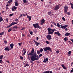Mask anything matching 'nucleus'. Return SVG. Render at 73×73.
Returning a JSON list of instances; mask_svg holds the SVG:
<instances>
[{
  "mask_svg": "<svg viewBox=\"0 0 73 73\" xmlns=\"http://www.w3.org/2000/svg\"><path fill=\"white\" fill-rule=\"evenodd\" d=\"M34 49L33 48L31 52L30 53L28 54V55L32 56L31 59L32 61L38 60L39 59V56L37 54L36 52L34 53Z\"/></svg>",
  "mask_w": 73,
  "mask_h": 73,
  "instance_id": "1",
  "label": "nucleus"
},
{
  "mask_svg": "<svg viewBox=\"0 0 73 73\" xmlns=\"http://www.w3.org/2000/svg\"><path fill=\"white\" fill-rule=\"evenodd\" d=\"M47 30L48 32V34H49V35H50V34L52 35L54 31H55V32H56V31H57L55 29H52L48 28Z\"/></svg>",
  "mask_w": 73,
  "mask_h": 73,
  "instance_id": "2",
  "label": "nucleus"
},
{
  "mask_svg": "<svg viewBox=\"0 0 73 73\" xmlns=\"http://www.w3.org/2000/svg\"><path fill=\"white\" fill-rule=\"evenodd\" d=\"M43 50L45 52L47 51V50H49L50 52L52 50V49L50 47H47V46L43 48Z\"/></svg>",
  "mask_w": 73,
  "mask_h": 73,
  "instance_id": "3",
  "label": "nucleus"
},
{
  "mask_svg": "<svg viewBox=\"0 0 73 73\" xmlns=\"http://www.w3.org/2000/svg\"><path fill=\"white\" fill-rule=\"evenodd\" d=\"M33 26L34 28H39V29H40V27L39 26L38 23L33 24Z\"/></svg>",
  "mask_w": 73,
  "mask_h": 73,
  "instance_id": "4",
  "label": "nucleus"
},
{
  "mask_svg": "<svg viewBox=\"0 0 73 73\" xmlns=\"http://www.w3.org/2000/svg\"><path fill=\"white\" fill-rule=\"evenodd\" d=\"M46 38L49 40H51L52 38L50 35H48L46 36Z\"/></svg>",
  "mask_w": 73,
  "mask_h": 73,
  "instance_id": "5",
  "label": "nucleus"
},
{
  "mask_svg": "<svg viewBox=\"0 0 73 73\" xmlns=\"http://www.w3.org/2000/svg\"><path fill=\"white\" fill-rule=\"evenodd\" d=\"M60 8V7L59 5H56V6L55 7L54 10L56 11H57Z\"/></svg>",
  "mask_w": 73,
  "mask_h": 73,
  "instance_id": "6",
  "label": "nucleus"
},
{
  "mask_svg": "<svg viewBox=\"0 0 73 73\" xmlns=\"http://www.w3.org/2000/svg\"><path fill=\"white\" fill-rule=\"evenodd\" d=\"M17 8V7H16L15 6H13V7L11 8L12 10L13 11H14L15 10H16Z\"/></svg>",
  "mask_w": 73,
  "mask_h": 73,
  "instance_id": "7",
  "label": "nucleus"
},
{
  "mask_svg": "<svg viewBox=\"0 0 73 73\" xmlns=\"http://www.w3.org/2000/svg\"><path fill=\"white\" fill-rule=\"evenodd\" d=\"M4 50L6 51H9V50H10V49L9 48L8 46H6L4 49Z\"/></svg>",
  "mask_w": 73,
  "mask_h": 73,
  "instance_id": "8",
  "label": "nucleus"
},
{
  "mask_svg": "<svg viewBox=\"0 0 73 73\" xmlns=\"http://www.w3.org/2000/svg\"><path fill=\"white\" fill-rule=\"evenodd\" d=\"M45 20L44 19H42V20L41 21L40 24L41 25H43V23H44Z\"/></svg>",
  "mask_w": 73,
  "mask_h": 73,
  "instance_id": "9",
  "label": "nucleus"
},
{
  "mask_svg": "<svg viewBox=\"0 0 73 73\" xmlns=\"http://www.w3.org/2000/svg\"><path fill=\"white\" fill-rule=\"evenodd\" d=\"M34 42H35L36 46H38L39 44V43L37 42V41H35V40L34 41Z\"/></svg>",
  "mask_w": 73,
  "mask_h": 73,
  "instance_id": "10",
  "label": "nucleus"
},
{
  "mask_svg": "<svg viewBox=\"0 0 73 73\" xmlns=\"http://www.w3.org/2000/svg\"><path fill=\"white\" fill-rule=\"evenodd\" d=\"M61 66L63 68V69L64 70H66L67 69L66 68V67H65L64 65H63V64H62L61 65Z\"/></svg>",
  "mask_w": 73,
  "mask_h": 73,
  "instance_id": "11",
  "label": "nucleus"
},
{
  "mask_svg": "<svg viewBox=\"0 0 73 73\" xmlns=\"http://www.w3.org/2000/svg\"><path fill=\"white\" fill-rule=\"evenodd\" d=\"M70 33H66L65 36H68L69 35H70Z\"/></svg>",
  "mask_w": 73,
  "mask_h": 73,
  "instance_id": "12",
  "label": "nucleus"
},
{
  "mask_svg": "<svg viewBox=\"0 0 73 73\" xmlns=\"http://www.w3.org/2000/svg\"><path fill=\"white\" fill-rule=\"evenodd\" d=\"M64 9H68V6L66 5L64 7Z\"/></svg>",
  "mask_w": 73,
  "mask_h": 73,
  "instance_id": "13",
  "label": "nucleus"
},
{
  "mask_svg": "<svg viewBox=\"0 0 73 73\" xmlns=\"http://www.w3.org/2000/svg\"><path fill=\"white\" fill-rule=\"evenodd\" d=\"M14 46V44L13 43H12L11 44H10V47L12 49H13Z\"/></svg>",
  "mask_w": 73,
  "mask_h": 73,
  "instance_id": "14",
  "label": "nucleus"
},
{
  "mask_svg": "<svg viewBox=\"0 0 73 73\" xmlns=\"http://www.w3.org/2000/svg\"><path fill=\"white\" fill-rule=\"evenodd\" d=\"M27 18H29V21H30L31 19V16H28V15H27Z\"/></svg>",
  "mask_w": 73,
  "mask_h": 73,
  "instance_id": "15",
  "label": "nucleus"
},
{
  "mask_svg": "<svg viewBox=\"0 0 73 73\" xmlns=\"http://www.w3.org/2000/svg\"><path fill=\"white\" fill-rule=\"evenodd\" d=\"M27 18H29V21H30L31 19V16H28V15H27Z\"/></svg>",
  "mask_w": 73,
  "mask_h": 73,
  "instance_id": "16",
  "label": "nucleus"
},
{
  "mask_svg": "<svg viewBox=\"0 0 73 73\" xmlns=\"http://www.w3.org/2000/svg\"><path fill=\"white\" fill-rule=\"evenodd\" d=\"M68 25H65L63 26V29H65V28H66L67 27H68Z\"/></svg>",
  "mask_w": 73,
  "mask_h": 73,
  "instance_id": "17",
  "label": "nucleus"
},
{
  "mask_svg": "<svg viewBox=\"0 0 73 73\" xmlns=\"http://www.w3.org/2000/svg\"><path fill=\"white\" fill-rule=\"evenodd\" d=\"M3 56H4L3 55H1V56H0V60H3Z\"/></svg>",
  "mask_w": 73,
  "mask_h": 73,
  "instance_id": "18",
  "label": "nucleus"
},
{
  "mask_svg": "<svg viewBox=\"0 0 73 73\" xmlns=\"http://www.w3.org/2000/svg\"><path fill=\"white\" fill-rule=\"evenodd\" d=\"M15 5L16 6H18L19 5V4H18V3L16 1L15 2Z\"/></svg>",
  "mask_w": 73,
  "mask_h": 73,
  "instance_id": "19",
  "label": "nucleus"
},
{
  "mask_svg": "<svg viewBox=\"0 0 73 73\" xmlns=\"http://www.w3.org/2000/svg\"><path fill=\"white\" fill-rule=\"evenodd\" d=\"M17 28H18V27L17 26H14L13 27V29H17Z\"/></svg>",
  "mask_w": 73,
  "mask_h": 73,
  "instance_id": "20",
  "label": "nucleus"
},
{
  "mask_svg": "<svg viewBox=\"0 0 73 73\" xmlns=\"http://www.w3.org/2000/svg\"><path fill=\"white\" fill-rule=\"evenodd\" d=\"M49 70L47 71L46 70V71H45L43 72V73H49Z\"/></svg>",
  "mask_w": 73,
  "mask_h": 73,
  "instance_id": "21",
  "label": "nucleus"
},
{
  "mask_svg": "<svg viewBox=\"0 0 73 73\" xmlns=\"http://www.w3.org/2000/svg\"><path fill=\"white\" fill-rule=\"evenodd\" d=\"M3 18H2V17L0 16V22L3 21Z\"/></svg>",
  "mask_w": 73,
  "mask_h": 73,
  "instance_id": "22",
  "label": "nucleus"
},
{
  "mask_svg": "<svg viewBox=\"0 0 73 73\" xmlns=\"http://www.w3.org/2000/svg\"><path fill=\"white\" fill-rule=\"evenodd\" d=\"M12 2H13V0H9L8 1V2L9 3H11Z\"/></svg>",
  "mask_w": 73,
  "mask_h": 73,
  "instance_id": "23",
  "label": "nucleus"
},
{
  "mask_svg": "<svg viewBox=\"0 0 73 73\" xmlns=\"http://www.w3.org/2000/svg\"><path fill=\"white\" fill-rule=\"evenodd\" d=\"M40 50H37V53L38 54H40Z\"/></svg>",
  "mask_w": 73,
  "mask_h": 73,
  "instance_id": "24",
  "label": "nucleus"
},
{
  "mask_svg": "<svg viewBox=\"0 0 73 73\" xmlns=\"http://www.w3.org/2000/svg\"><path fill=\"white\" fill-rule=\"evenodd\" d=\"M57 36H62V35H61V34L59 32L58 33V34Z\"/></svg>",
  "mask_w": 73,
  "mask_h": 73,
  "instance_id": "25",
  "label": "nucleus"
},
{
  "mask_svg": "<svg viewBox=\"0 0 73 73\" xmlns=\"http://www.w3.org/2000/svg\"><path fill=\"white\" fill-rule=\"evenodd\" d=\"M68 39V38L66 37L64 38V40L65 41H67Z\"/></svg>",
  "mask_w": 73,
  "mask_h": 73,
  "instance_id": "26",
  "label": "nucleus"
},
{
  "mask_svg": "<svg viewBox=\"0 0 73 73\" xmlns=\"http://www.w3.org/2000/svg\"><path fill=\"white\" fill-rule=\"evenodd\" d=\"M43 62L44 63H46L47 62L46 61V59L45 58H44Z\"/></svg>",
  "mask_w": 73,
  "mask_h": 73,
  "instance_id": "27",
  "label": "nucleus"
},
{
  "mask_svg": "<svg viewBox=\"0 0 73 73\" xmlns=\"http://www.w3.org/2000/svg\"><path fill=\"white\" fill-rule=\"evenodd\" d=\"M19 57H20L21 59L22 60H23V57L21 56H19Z\"/></svg>",
  "mask_w": 73,
  "mask_h": 73,
  "instance_id": "28",
  "label": "nucleus"
},
{
  "mask_svg": "<svg viewBox=\"0 0 73 73\" xmlns=\"http://www.w3.org/2000/svg\"><path fill=\"white\" fill-rule=\"evenodd\" d=\"M70 5H71V8L73 9V4L71 3Z\"/></svg>",
  "mask_w": 73,
  "mask_h": 73,
  "instance_id": "29",
  "label": "nucleus"
},
{
  "mask_svg": "<svg viewBox=\"0 0 73 73\" xmlns=\"http://www.w3.org/2000/svg\"><path fill=\"white\" fill-rule=\"evenodd\" d=\"M57 27H59V28H60V24L59 23H57Z\"/></svg>",
  "mask_w": 73,
  "mask_h": 73,
  "instance_id": "30",
  "label": "nucleus"
},
{
  "mask_svg": "<svg viewBox=\"0 0 73 73\" xmlns=\"http://www.w3.org/2000/svg\"><path fill=\"white\" fill-rule=\"evenodd\" d=\"M59 32V31L56 32L54 33H55L56 35H58Z\"/></svg>",
  "mask_w": 73,
  "mask_h": 73,
  "instance_id": "31",
  "label": "nucleus"
},
{
  "mask_svg": "<svg viewBox=\"0 0 73 73\" xmlns=\"http://www.w3.org/2000/svg\"><path fill=\"white\" fill-rule=\"evenodd\" d=\"M68 9H65L64 10V11L65 13H66L67 12Z\"/></svg>",
  "mask_w": 73,
  "mask_h": 73,
  "instance_id": "32",
  "label": "nucleus"
},
{
  "mask_svg": "<svg viewBox=\"0 0 73 73\" xmlns=\"http://www.w3.org/2000/svg\"><path fill=\"white\" fill-rule=\"evenodd\" d=\"M46 43L47 44H48L50 43V42L48 41L47 40H46Z\"/></svg>",
  "mask_w": 73,
  "mask_h": 73,
  "instance_id": "33",
  "label": "nucleus"
},
{
  "mask_svg": "<svg viewBox=\"0 0 73 73\" xmlns=\"http://www.w3.org/2000/svg\"><path fill=\"white\" fill-rule=\"evenodd\" d=\"M4 33V32H2L1 33H0V35H3Z\"/></svg>",
  "mask_w": 73,
  "mask_h": 73,
  "instance_id": "34",
  "label": "nucleus"
},
{
  "mask_svg": "<svg viewBox=\"0 0 73 73\" xmlns=\"http://www.w3.org/2000/svg\"><path fill=\"white\" fill-rule=\"evenodd\" d=\"M23 2L25 3H27V2L26 0H23Z\"/></svg>",
  "mask_w": 73,
  "mask_h": 73,
  "instance_id": "35",
  "label": "nucleus"
},
{
  "mask_svg": "<svg viewBox=\"0 0 73 73\" xmlns=\"http://www.w3.org/2000/svg\"><path fill=\"white\" fill-rule=\"evenodd\" d=\"M26 50L25 49V52H24V53H23V55L24 56L25 55V53H26Z\"/></svg>",
  "mask_w": 73,
  "mask_h": 73,
  "instance_id": "36",
  "label": "nucleus"
},
{
  "mask_svg": "<svg viewBox=\"0 0 73 73\" xmlns=\"http://www.w3.org/2000/svg\"><path fill=\"white\" fill-rule=\"evenodd\" d=\"M29 66V65L28 64H26V65L24 66V67H26V66Z\"/></svg>",
  "mask_w": 73,
  "mask_h": 73,
  "instance_id": "37",
  "label": "nucleus"
},
{
  "mask_svg": "<svg viewBox=\"0 0 73 73\" xmlns=\"http://www.w3.org/2000/svg\"><path fill=\"white\" fill-rule=\"evenodd\" d=\"M59 52H60V51L59 50H57L56 51V52L57 54H59Z\"/></svg>",
  "mask_w": 73,
  "mask_h": 73,
  "instance_id": "38",
  "label": "nucleus"
},
{
  "mask_svg": "<svg viewBox=\"0 0 73 73\" xmlns=\"http://www.w3.org/2000/svg\"><path fill=\"white\" fill-rule=\"evenodd\" d=\"M62 19L64 21H65L66 20L65 19L64 17H63Z\"/></svg>",
  "mask_w": 73,
  "mask_h": 73,
  "instance_id": "39",
  "label": "nucleus"
},
{
  "mask_svg": "<svg viewBox=\"0 0 73 73\" xmlns=\"http://www.w3.org/2000/svg\"><path fill=\"white\" fill-rule=\"evenodd\" d=\"M40 50V52H42L43 51V50L42 49V48H41Z\"/></svg>",
  "mask_w": 73,
  "mask_h": 73,
  "instance_id": "40",
  "label": "nucleus"
},
{
  "mask_svg": "<svg viewBox=\"0 0 73 73\" xmlns=\"http://www.w3.org/2000/svg\"><path fill=\"white\" fill-rule=\"evenodd\" d=\"M12 31V29H10L8 31V32H9L10 31Z\"/></svg>",
  "mask_w": 73,
  "mask_h": 73,
  "instance_id": "41",
  "label": "nucleus"
},
{
  "mask_svg": "<svg viewBox=\"0 0 73 73\" xmlns=\"http://www.w3.org/2000/svg\"><path fill=\"white\" fill-rule=\"evenodd\" d=\"M51 13V11H50L49 12H48V15H50Z\"/></svg>",
  "mask_w": 73,
  "mask_h": 73,
  "instance_id": "42",
  "label": "nucleus"
},
{
  "mask_svg": "<svg viewBox=\"0 0 73 73\" xmlns=\"http://www.w3.org/2000/svg\"><path fill=\"white\" fill-rule=\"evenodd\" d=\"M71 51H70L68 52V54H71Z\"/></svg>",
  "mask_w": 73,
  "mask_h": 73,
  "instance_id": "43",
  "label": "nucleus"
},
{
  "mask_svg": "<svg viewBox=\"0 0 73 73\" xmlns=\"http://www.w3.org/2000/svg\"><path fill=\"white\" fill-rule=\"evenodd\" d=\"M53 24L54 25H55V26H57V25H56V23L55 22H53Z\"/></svg>",
  "mask_w": 73,
  "mask_h": 73,
  "instance_id": "44",
  "label": "nucleus"
},
{
  "mask_svg": "<svg viewBox=\"0 0 73 73\" xmlns=\"http://www.w3.org/2000/svg\"><path fill=\"white\" fill-rule=\"evenodd\" d=\"M42 56V54H40L39 55V57H40L41 56Z\"/></svg>",
  "mask_w": 73,
  "mask_h": 73,
  "instance_id": "45",
  "label": "nucleus"
},
{
  "mask_svg": "<svg viewBox=\"0 0 73 73\" xmlns=\"http://www.w3.org/2000/svg\"><path fill=\"white\" fill-rule=\"evenodd\" d=\"M25 27H23V28L22 29H21V30L22 31L23 30V31H24V30H25Z\"/></svg>",
  "mask_w": 73,
  "mask_h": 73,
  "instance_id": "46",
  "label": "nucleus"
},
{
  "mask_svg": "<svg viewBox=\"0 0 73 73\" xmlns=\"http://www.w3.org/2000/svg\"><path fill=\"white\" fill-rule=\"evenodd\" d=\"M60 28H62V29H63V26L62 25H60Z\"/></svg>",
  "mask_w": 73,
  "mask_h": 73,
  "instance_id": "47",
  "label": "nucleus"
},
{
  "mask_svg": "<svg viewBox=\"0 0 73 73\" xmlns=\"http://www.w3.org/2000/svg\"><path fill=\"white\" fill-rule=\"evenodd\" d=\"M22 43H18V44L20 46H21V44Z\"/></svg>",
  "mask_w": 73,
  "mask_h": 73,
  "instance_id": "48",
  "label": "nucleus"
},
{
  "mask_svg": "<svg viewBox=\"0 0 73 73\" xmlns=\"http://www.w3.org/2000/svg\"><path fill=\"white\" fill-rule=\"evenodd\" d=\"M5 20L7 22H8V18H6L5 19Z\"/></svg>",
  "mask_w": 73,
  "mask_h": 73,
  "instance_id": "49",
  "label": "nucleus"
},
{
  "mask_svg": "<svg viewBox=\"0 0 73 73\" xmlns=\"http://www.w3.org/2000/svg\"><path fill=\"white\" fill-rule=\"evenodd\" d=\"M70 72H71V73L73 72V68H72V70H71Z\"/></svg>",
  "mask_w": 73,
  "mask_h": 73,
  "instance_id": "50",
  "label": "nucleus"
},
{
  "mask_svg": "<svg viewBox=\"0 0 73 73\" xmlns=\"http://www.w3.org/2000/svg\"><path fill=\"white\" fill-rule=\"evenodd\" d=\"M46 62H48V59L47 58H46Z\"/></svg>",
  "mask_w": 73,
  "mask_h": 73,
  "instance_id": "51",
  "label": "nucleus"
},
{
  "mask_svg": "<svg viewBox=\"0 0 73 73\" xmlns=\"http://www.w3.org/2000/svg\"><path fill=\"white\" fill-rule=\"evenodd\" d=\"M30 34L31 35H32L33 33L32 31H31L30 32Z\"/></svg>",
  "mask_w": 73,
  "mask_h": 73,
  "instance_id": "52",
  "label": "nucleus"
},
{
  "mask_svg": "<svg viewBox=\"0 0 73 73\" xmlns=\"http://www.w3.org/2000/svg\"><path fill=\"white\" fill-rule=\"evenodd\" d=\"M18 22H16V23L13 22L14 25L15 24H18Z\"/></svg>",
  "mask_w": 73,
  "mask_h": 73,
  "instance_id": "53",
  "label": "nucleus"
},
{
  "mask_svg": "<svg viewBox=\"0 0 73 73\" xmlns=\"http://www.w3.org/2000/svg\"><path fill=\"white\" fill-rule=\"evenodd\" d=\"M15 21H16V22H17V21H18V19H16L15 20Z\"/></svg>",
  "mask_w": 73,
  "mask_h": 73,
  "instance_id": "54",
  "label": "nucleus"
},
{
  "mask_svg": "<svg viewBox=\"0 0 73 73\" xmlns=\"http://www.w3.org/2000/svg\"><path fill=\"white\" fill-rule=\"evenodd\" d=\"M2 60H0V63H1V64H2L3 62H2Z\"/></svg>",
  "mask_w": 73,
  "mask_h": 73,
  "instance_id": "55",
  "label": "nucleus"
},
{
  "mask_svg": "<svg viewBox=\"0 0 73 73\" xmlns=\"http://www.w3.org/2000/svg\"><path fill=\"white\" fill-rule=\"evenodd\" d=\"M67 14H68V15H70V13L69 12H68V13H67Z\"/></svg>",
  "mask_w": 73,
  "mask_h": 73,
  "instance_id": "56",
  "label": "nucleus"
},
{
  "mask_svg": "<svg viewBox=\"0 0 73 73\" xmlns=\"http://www.w3.org/2000/svg\"><path fill=\"white\" fill-rule=\"evenodd\" d=\"M65 31H67L68 30V29L67 28H66L65 29Z\"/></svg>",
  "mask_w": 73,
  "mask_h": 73,
  "instance_id": "57",
  "label": "nucleus"
},
{
  "mask_svg": "<svg viewBox=\"0 0 73 73\" xmlns=\"http://www.w3.org/2000/svg\"><path fill=\"white\" fill-rule=\"evenodd\" d=\"M4 42H5V44L7 43V42L6 41H4Z\"/></svg>",
  "mask_w": 73,
  "mask_h": 73,
  "instance_id": "58",
  "label": "nucleus"
},
{
  "mask_svg": "<svg viewBox=\"0 0 73 73\" xmlns=\"http://www.w3.org/2000/svg\"><path fill=\"white\" fill-rule=\"evenodd\" d=\"M13 14H10V15H9V16H13Z\"/></svg>",
  "mask_w": 73,
  "mask_h": 73,
  "instance_id": "59",
  "label": "nucleus"
},
{
  "mask_svg": "<svg viewBox=\"0 0 73 73\" xmlns=\"http://www.w3.org/2000/svg\"><path fill=\"white\" fill-rule=\"evenodd\" d=\"M11 24L12 25H14V23L13 22H12V23Z\"/></svg>",
  "mask_w": 73,
  "mask_h": 73,
  "instance_id": "60",
  "label": "nucleus"
},
{
  "mask_svg": "<svg viewBox=\"0 0 73 73\" xmlns=\"http://www.w3.org/2000/svg\"><path fill=\"white\" fill-rule=\"evenodd\" d=\"M48 71H49V73H52V71L50 70H48Z\"/></svg>",
  "mask_w": 73,
  "mask_h": 73,
  "instance_id": "61",
  "label": "nucleus"
},
{
  "mask_svg": "<svg viewBox=\"0 0 73 73\" xmlns=\"http://www.w3.org/2000/svg\"><path fill=\"white\" fill-rule=\"evenodd\" d=\"M12 25L11 24H10V25H9V26H10V27H12Z\"/></svg>",
  "mask_w": 73,
  "mask_h": 73,
  "instance_id": "62",
  "label": "nucleus"
},
{
  "mask_svg": "<svg viewBox=\"0 0 73 73\" xmlns=\"http://www.w3.org/2000/svg\"><path fill=\"white\" fill-rule=\"evenodd\" d=\"M70 40L71 41H72V42H73V39H70Z\"/></svg>",
  "mask_w": 73,
  "mask_h": 73,
  "instance_id": "63",
  "label": "nucleus"
},
{
  "mask_svg": "<svg viewBox=\"0 0 73 73\" xmlns=\"http://www.w3.org/2000/svg\"><path fill=\"white\" fill-rule=\"evenodd\" d=\"M72 24H73V20H72Z\"/></svg>",
  "mask_w": 73,
  "mask_h": 73,
  "instance_id": "64",
  "label": "nucleus"
}]
</instances>
